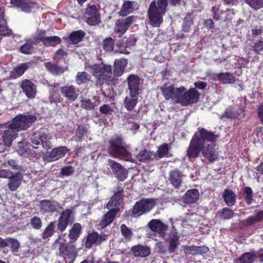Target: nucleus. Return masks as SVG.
Instances as JSON below:
<instances>
[{
    "label": "nucleus",
    "instance_id": "nucleus-50",
    "mask_svg": "<svg viewBox=\"0 0 263 263\" xmlns=\"http://www.w3.org/2000/svg\"><path fill=\"white\" fill-rule=\"evenodd\" d=\"M82 108L87 110H92L98 105V103L92 102L90 99H82L81 101Z\"/></svg>",
    "mask_w": 263,
    "mask_h": 263
},
{
    "label": "nucleus",
    "instance_id": "nucleus-28",
    "mask_svg": "<svg viewBox=\"0 0 263 263\" xmlns=\"http://www.w3.org/2000/svg\"><path fill=\"white\" fill-rule=\"evenodd\" d=\"M179 237L176 230L173 231L168 235L167 241L168 242V251L170 253H174L178 249L179 243Z\"/></svg>",
    "mask_w": 263,
    "mask_h": 263
},
{
    "label": "nucleus",
    "instance_id": "nucleus-17",
    "mask_svg": "<svg viewBox=\"0 0 263 263\" xmlns=\"http://www.w3.org/2000/svg\"><path fill=\"white\" fill-rule=\"evenodd\" d=\"M122 189H119L116 193L114 194L111 199L109 201L107 204V208L111 212L117 213L119 210V206L120 205L122 200Z\"/></svg>",
    "mask_w": 263,
    "mask_h": 263
},
{
    "label": "nucleus",
    "instance_id": "nucleus-32",
    "mask_svg": "<svg viewBox=\"0 0 263 263\" xmlns=\"http://www.w3.org/2000/svg\"><path fill=\"white\" fill-rule=\"evenodd\" d=\"M199 192L196 189L188 190L183 196V199L186 203H195L199 199Z\"/></svg>",
    "mask_w": 263,
    "mask_h": 263
},
{
    "label": "nucleus",
    "instance_id": "nucleus-63",
    "mask_svg": "<svg viewBox=\"0 0 263 263\" xmlns=\"http://www.w3.org/2000/svg\"><path fill=\"white\" fill-rule=\"evenodd\" d=\"M12 172L8 169H4L0 170V178H9L13 174Z\"/></svg>",
    "mask_w": 263,
    "mask_h": 263
},
{
    "label": "nucleus",
    "instance_id": "nucleus-37",
    "mask_svg": "<svg viewBox=\"0 0 263 263\" xmlns=\"http://www.w3.org/2000/svg\"><path fill=\"white\" fill-rule=\"evenodd\" d=\"M257 257L255 252H246L238 258V261L240 263H253Z\"/></svg>",
    "mask_w": 263,
    "mask_h": 263
},
{
    "label": "nucleus",
    "instance_id": "nucleus-7",
    "mask_svg": "<svg viewBox=\"0 0 263 263\" xmlns=\"http://www.w3.org/2000/svg\"><path fill=\"white\" fill-rule=\"evenodd\" d=\"M72 243L60 245L59 255L64 258L65 263H73L77 255L78 251Z\"/></svg>",
    "mask_w": 263,
    "mask_h": 263
},
{
    "label": "nucleus",
    "instance_id": "nucleus-39",
    "mask_svg": "<svg viewBox=\"0 0 263 263\" xmlns=\"http://www.w3.org/2000/svg\"><path fill=\"white\" fill-rule=\"evenodd\" d=\"M117 213L109 211L102 218L99 225L102 228H104L110 224L115 218V215Z\"/></svg>",
    "mask_w": 263,
    "mask_h": 263
},
{
    "label": "nucleus",
    "instance_id": "nucleus-57",
    "mask_svg": "<svg viewBox=\"0 0 263 263\" xmlns=\"http://www.w3.org/2000/svg\"><path fill=\"white\" fill-rule=\"evenodd\" d=\"M243 195L248 204H251L252 200V191L249 187H246L244 189Z\"/></svg>",
    "mask_w": 263,
    "mask_h": 263
},
{
    "label": "nucleus",
    "instance_id": "nucleus-11",
    "mask_svg": "<svg viewBox=\"0 0 263 263\" xmlns=\"http://www.w3.org/2000/svg\"><path fill=\"white\" fill-rule=\"evenodd\" d=\"M183 87L175 88L173 85H164L161 87V90L164 98L166 100L172 99L175 102L178 103L181 90Z\"/></svg>",
    "mask_w": 263,
    "mask_h": 263
},
{
    "label": "nucleus",
    "instance_id": "nucleus-44",
    "mask_svg": "<svg viewBox=\"0 0 263 263\" xmlns=\"http://www.w3.org/2000/svg\"><path fill=\"white\" fill-rule=\"evenodd\" d=\"M168 151V146L167 144H163L160 145L156 153L154 152V159L159 160L165 156Z\"/></svg>",
    "mask_w": 263,
    "mask_h": 263
},
{
    "label": "nucleus",
    "instance_id": "nucleus-3",
    "mask_svg": "<svg viewBox=\"0 0 263 263\" xmlns=\"http://www.w3.org/2000/svg\"><path fill=\"white\" fill-rule=\"evenodd\" d=\"M108 153L115 158L132 161L133 159L129 153V147L123 142L122 137L117 136L112 138L109 141Z\"/></svg>",
    "mask_w": 263,
    "mask_h": 263
},
{
    "label": "nucleus",
    "instance_id": "nucleus-15",
    "mask_svg": "<svg viewBox=\"0 0 263 263\" xmlns=\"http://www.w3.org/2000/svg\"><path fill=\"white\" fill-rule=\"evenodd\" d=\"M108 162L117 178L123 181L127 178V171L120 164L110 159L108 160Z\"/></svg>",
    "mask_w": 263,
    "mask_h": 263
},
{
    "label": "nucleus",
    "instance_id": "nucleus-27",
    "mask_svg": "<svg viewBox=\"0 0 263 263\" xmlns=\"http://www.w3.org/2000/svg\"><path fill=\"white\" fill-rule=\"evenodd\" d=\"M11 4L25 12H29L35 6L31 0H11Z\"/></svg>",
    "mask_w": 263,
    "mask_h": 263
},
{
    "label": "nucleus",
    "instance_id": "nucleus-49",
    "mask_svg": "<svg viewBox=\"0 0 263 263\" xmlns=\"http://www.w3.org/2000/svg\"><path fill=\"white\" fill-rule=\"evenodd\" d=\"M33 42L28 41L20 47V51L22 53L26 54H31L33 50Z\"/></svg>",
    "mask_w": 263,
    "mask_h": 263
},
{
    "label": "nucleus",
    "instance_id": "nucleus-25",
    "mask_svg": "<svg viewBox=\"0 0 263 263\" xmlns=\"http://www.w3.org/2000/svg\"><path fill=\"white\" fill-rule=\"evenodd\" d=\"M133 155L135 156L136 160L140 162H147L155 160L154 152L145 149L139 152L137 148L135 149L133 151Z\"/></svg>",
    "mask_w": 263,
    "mask_h": 263
},
{
    "label": "nucleus",
    "instance_id": "nucleus-23",
    "mask_svg": "<svg viewBox=\"0 0 263 263\" xmlns=\"http://www.w3.org/2000/svg\"><path fill=\"white\" fill-rule=\"evenodd\" d=\"M60 91L64 97L71 101H74L79 95V90L73 85L62 87Z\"/></svg>",
    "mask_w": 263,
    "mask_h": 263
},
{
    "label": "nucleus",
    "instance_id": "nucleus-31",
    "mask_svg": "<svg viewBox=\"0 0 263 263\" xmlns=\"http://www.w3.org/2000/svg\"><path fill=\"white\" fill-rule=\"evenodd\" d=\"M127 64V60L125 59L121 58L115 60L114 62V74L117 77L121 76L123 74Z\"/></svg>",
    "mask_w": 263,
    "mask_h": 263
},
{
    "label": "nucleus",
    "instance_id": "nucleus-13",
    "mask_svg": "<svg viewBox=\"0 0 263 263\" xmlns=\"http://www.w3.org/2000/svg\"><path fill=\"white\" fill-rule=\"evenodd\" d=\"M85 13L88 16L86 20L88 24L95 26L98 25L101 22L100 14L96 5H88Z\"/></svg>",
    "mask_w": 263,
    "mask_h": 263
},
{
    "label": "nucleus",
    "instance_id": "nucleus-43",
    "mask_svg": "<svg viewBox=\"0 0 263 263\" xmlns=\"http://www.w3.org/2000/svg\"><path fill=\"white\" fill-rule=\"evenodd\" d=\"M84 35V32L82 31H74L68 36V41L73 44H76L82 40Z\"/></svg>",
    "mask_w": 263,
    "mask_h": 263
},
{
    "label": "nucleus",
    "instance_id": "nucleus-41",
    "mask_svg": "<svg viewBox=\"0 0 263 263\" xmlns=\"http://www.w3.org/2000/svg\"><path fill=\"white\" fill-rule=\"evenodd\" d=\"M27 68V64H22L13 69L11 72L10 77L13 79H16L22 76Z\"/></svg>",
    "mask_w": 263,
    "mask_h": 263
},
{
    "label": "nucleus",
    "instance_id": "nucleus-42",
    "mask_svg": "<svg viewBox=\"0 0 263 263\" xmlns=\"http://www.w3.org/2000/svg\"><path fill=\"white\" fill-rule=\"evenodd\" d=\"M223 198L228 205H232L235 202V195L230 190L226 189L224 190Z\"/></svg>",
    "mask_w": 263,
    "mask_h": 263
},
{
    "label": "nucleus",
    "instance_id": "nucleus-60",
    "mask_svg": "<svg viewBox=\"0 0 263 263\" xmlns=\"http://www.w3.org/2000/svg\"><path fill=\"white\" fill-rule=\"evenodd\" d=\"M74 172L73 168L70 166L64 167L61 170V173L63 175L70 176Z\"/></svg>",
    "mask_w": 263,
    "mask_h": 263
},
{
    "label": "nucleus",
    "instance_id": "nucleus-30",
    "mask_svg": "<svg viewBox=\"0 0 263 263\" xmlns=\"http://www.w3.org/2000/svg\"><path fill=\"white\" fill-rule=\"evenodd\" d=\"M22 177L20 173H13L9 178L8 186L11 191H16L21 185Z\"/></svg>",
    "mask_w": 263,
    "mask_h": 263
},
{
    "label": "nucleus",
    "instance_id": "nucleus-26",
    "mask_svg": "<svg viewBox=\"0 0 263 263\" xmlns=\"http://www.w3.org/2000/svg\"><path fill=\"white\" fill-rule=\"evenodd\" d=\"M168 179L169 183L176 189H179L183 183L182 175L178 170L171 171Z\"/></svg>",
    "mask_w": 263,
    "mask_h": 263
},
{
    "label": "nucleus",
    "instance_id": "nucleus-40",
    "mask_svg": "<svg viewBox=\"0 0 263 263\" xmlns=\"http://www.w3.org/2000/svg\"><path fill=\"white\" fill-rule=\"evenodd\" d=\"M45 66L50 72L53 74H60L64 72V69L62 67L51 63V62H46L44 63Z\"/></svg>",
    "mask_w": 263,
    "mask_h": 263
},
{
    "label": "nucleus",
    "instance_id": "nucleus-9",
    "mask_svg": "<svg viewBox=\"0 0 263 263\" xmlns=\"http://www.w3.org/2000/svg\"><path fill=\"white\" fill-rule=\"evenodd\" d=\"M153 199H142L137 202L133 209V214L137 217L149 212L154 206Z\"/></svg>",
    "mask_w": 263,
    "mask_h": 263
},
{
    "label": "nucleus",
    "instance_id": "nucleus-38",
    "mask_svg": "<svg viewBox=\"0 0 263 263\" xmlns=\"http://www.w3.org/2000/svg\"><path fill=\"white\" fill-rule=\"evenodd\" d=\"M217 78L223 84H233L236 81L235 77L229 72L220 73L218 74Z\"/></svg>",
    "mask_w": 263,
    "mask_h": 263
},
{
    "label": "nucleus",
    "instance_id": "nucleus-54",
    "mask_svg": "<svg viewBox=\"0 0 263 263\" xmlns=\"http://www.w3.org/2000/svg\"><path fill=\"white\" fill-rule=\"evenodd\" d=\"M219 215L223 219H229L234 216V213L229 209L223 208L221 211L219 212Z\"/></svg>",
    "mask_w": 263,
    "mask_h": 263
},
{
    "label": "nucleus",
    "instance_id": "nucleus-18",
    "mask_svg": "<svg viewBox=\"0 0 263 263\" xmlns=\"http://www.w3.org/2000/svg\"><path fill=\"white\" fill-rule=\"evenodd\" d=\"M136 18L135 16H130L126 18L118 20L115 25V32L122 34L124 33Z\"/></svg>",
    "mask_w": 263,
    "mask_h": 263
},
{
    "label": "nucleus",
    "instance_id": "nucleus-62",
    "mask_svg": "<svg viewBox=\"0 0 263 263\" xmlns=\"http://www.w3.org/2000/svg\"><path fill=\"white\" fill-rule=\"evenodd\" d=\"M257 222H258V221L256 216L249 217L245 221V224L246 226H251Z\"/></svg>",
    "mask_w": 263,
    "mask_h": 263
},
{
    "label": "nucleus",
    "instance_id": "nucleus-34",
    "mask_svg": "<svg viewBox=\"0 0 263 263\" xmlns=\"http://www.w3.org/2000/svg\"><path fill=\"white\" fill-rule=\"evenodd\" d=\"M138 95L129 93L128 96L125 98L124 106L128 111L133 110L138 103Z\"/></svg>",
    "mask_w": 263,
    "mask_h": 263
},
{
    "label": "nucleus",
    "instance_id": "nucleus-35",
    "mask_svg": "<svg viewBox=\"0 0 263 263\" xmlns=\"http://www.w3.org/2000/svg\"><path fill=\"white\" fill-rule=\"evenodd\" d=\"M4 11L0 8V34L9 35L11 30L8 28L6 20L4 18Z\"/></svg>",
    "mask_w": 263,
    "mask_h": 263
},
{
    "label": "nucleus",
    "instance_id": "nucleus-21",
    "mask_svg": "<svg viewBox=\"0 0 263 263\" xmlns=\"http://www.w3.org/2000/svg\"><path fill=\"white\" fill-rule=\"evenodd\" d=\"M148 227L152 231L157 233L160 237L164 236L167 229V226L158 219H153L150 221L148 223Z\"/></svg>",
    "mask_w": 263,
    "mask_h": 263
},
{
    "label": "nucleus",
    "instance_id": "nucleus-16",
    "mask_svg": "<svg viewBox=\"0 0 263 263\" xmlns=\"http://www.w3.org/2000/svg\"><path fill=\"white\" fill-rule=\"evenodd\" d=\"M107 236L104 234H99L94 232L88 234L85 242V247L90 248L93 245H99L106 240Z\"/></svg>",
    "mask_w": 263,
    "mask_h": 263
},
{
    "label": "nucleus",
    "instance_id": "nucleus-4",
    "mask_svg": "<svg viewBox=\"0 0 263 263\" xmlns=\"http://www.w3.org/2000/svg\"><path fill=\"white\" fill-rule=\"evenodd\" d=\"M85 68L92 73L99 83H109L112 76L110 65L101 63L85 66Z\"/></svg>",
    "mask_w": 263,
    "mask_h": 263
},
{
    "label": "nucleus",
    "instance_id": "nucleus-46",
    "mask_svg": "<svg viewBox=\"0 0 263 263\" xmlns=\"http://www.w3.org/2000/svg\"><path fill=\"white\" fill-rule=\"evenodd\" d=\"M90 80L89 75L85 72H78L76 77V81L78 85L86 83Z\"/></svg>",
    "mask_w": 263,
    "mask_h": 263
},
{
    "label": "nucleus",
    "instance_id": "nucleus-55",
    "mask_svg": "<svg viewBox=\"0 0 263 263\" xmlns=\"http://www.w3.org/2000/svg\"><path fill=\"white\" fill-rule=\"evenodd\" d=\"M30 224L33 228L39 230L42 226V222L40 218L37 216L33 217L30 220Z\"/></svg>",
    "mask_w": 263,
    "mask_h": 263
},
{
    "label": "nucleus",
    "instance_id": "nucleus-47",
    "mask_svg": "<svg viewBox=\"0 0 263 263\" xmlns=\"http://www.w3.org/2000/svg\"><path fill=\"white\" fill-rule=\"evenodd\" d=\"M252 9L257 10L263 8V0H244Z\"/></svg>",
    "mask_w": 263,
    "mask_h": 263
},
{
    "label": "nucleus",
    "instance_id": "nucleus-36",
    "mask_svg": "<svg viewBox=\"0 0 263 263\" xmlns=\"http://www.w3.org/2000/svg\"><path fill=\"white\" fill-rule=\"evenodd\" d=\"M81 231V226L79 223H76L73 225L71 229L69 230L68 236L71 242L75 241L79 237Z\"/></svg>",
    "mask_w": 263,
    "mask_h": 263
},
{
    "label": "nucleus",
    "instance_id": "nucleus-64",
    "mask_svg": "<svg viewBox=\"0 0 263 263\" xmlns=\"http://www.w3.org/2000/svg\"><path fill=\"white\" fill-rule=\"evenodd\" d=\"M212 11L213 12V15L214 19L218 20L220 19V14L219 12V7L217 6H214L212 7Z\"/></svg>",
    "mask_w": 263,
    "mask_h": 263
},
{
    "label": "nucleus",
    "instance_id": "nucleus-48",
    "mask_svg": "<svg viewBox=\"0 0 263 263\" xmlns=\"http://www.w3.org/2000/svg\"><path fill=\"white\" fill-rule=\"evenodd\" d=\"M103 48L106 51H111L114 49V41L111 37H107L102 43Z\"/></svg>",
    "mask_w": 263,
    "mask_h": 263
},
{
    "label": "nucleus",
    "instance_id": "nucleus-56",
    "mask_svg": "<svg viewBox=\"0 0 263 263\" xmlns=\"http://www.w3.org/2000/svg\"><path fill=\"white\" fill-rule=\"evenodd\" d=\"M86 133V129L84 127L79 126L76 130L75 140L77 142H81L82 140V137L84 136Z\"/></svg>",
    "mask_w": 263,
    "mask_h": 263
},
{
    "label": "nucleus",
    "instance_id": "nucleus-6",
    "mask_svg": "<svg viewBox=\"0 0 263 263\" xmlns=\"http://www.w3.org/2000/svg\"><path fill=\"white\" fill-rule=\"evenodd\" d=\"M36 120V117L34 115L20 114L16 116L11 123L18 131L24 130L29 128Z\"/></svg>",
    "mask_w": 263,
    "mask_h": 263
},
{
    "label": "nucleus",
    "instance_id": "nucleus-2",
    "mask_svg": "<svg viewBox=\"0 0 263 263\" xmlns=\"http://www.w3.org/2000/svg\"><path fill=\"white\" fill-rule=\"evenodd\" d=\"M172 5L179 4L180 0H169ZM168 0L153 1L147 10L149 23L153 27H159L163 22V16L166 12Z\"/></svg>",
    "mask_w": 263,
    "mask_h": 263
},
{
    "label": "nucleus",
    "instance_id": "nucleus-33",
    "mask_svg": "<svg viewBox=\"0 0 263 263\" xmlns=\"http://www.w3.org/2000/svg\"><path fill=\"white\" fill-rule=\"evenodd\" d=\"M132 251L136 257H144L151 254L150 248L147 246L138 245L132 248Z\"/></svg>",
    "mask_w": 263,
    "mask_h": 263
},
{
    "label": "nucleus",
    "instance_id": "nucleus-12",
    "mask_svg": "<svg viewBox=\"0 0 263 263\" xmlns=\"http://www.w3.org/2000/svg\"><path fill=\"white\" fill-rule=\"evenodd\" d=\"M6 129L4 130L3 140L5 145L10 147L12 141L17 137L18 130L10 122L6 125Z\"/></svg>",
    "mask_w": 263,
    "mask_h": 263
},
{
    "label": "nucleus",
    "instance_id": "nucleus-24",
    "mask_svg": "<svg viewBox=\"0 0 263 263\" xmlns=\"http://www.w3.org/2000/svg\"><path fill=\"white\" fill-rule=\"evenodd\" d=\"M21 87L28 98H33L36 92V86L29 80H24L22 82Z\"/></svg>",
    "mask_w": 263,
    "mask_h": 263
},
{
    "label": "nucleus",
    "instance_id": "nucleus-22",
    "mask_svg": "<svg viewBox=\"0 0 263 263\" xmlns=\"http://www.w3.org/2000/svg\"><path fill=\"white\" fill-rule=\"evenodd\" d=\"M44 33L45 31H40L37 33V39L46 46H55L61 41L60 38L57 36H45Z\"/></svg>",
    "mask_w": 263,
    "mask_h": 263
},
{
    "label": "nucleus",
    "instance_id": "nucleus-53",
    "mask_svg": "<svg viewBox=\"0 0 263 263\" xmlns=\"http://www.w3.org/2000/svg\"><path fill=\"white\" fill-rule=\"evenodd\" d=\"M120 229L122 235L124 238L128 240H130L133 235L131 230L124 224L121 226Z\"/></svg>",
    "mask_w": 263,
    "mask_h": 263
},
{
    "label": "nucleus",
    "instance_id": "nucleus-58",
    "mask_svg": "<svg viewBox=\"0 0 263 263\" xmlns=\"http://www.w3.org/2000/svg\"><path fill=\"white\" fill-rule=\"evenodd\" d=\"M99 110L102 114L108 115H111L114 111V109L108 104L100 106Z\"/></svg>",
    "mask_w": 263,
    "mask_h": 263
},
{
    "label": "nucleus",
    "instance_id": "nucleus-8",
    "mask_svg": "<svg viewBox=\"0 0 263 263\" xmlns=\"http://www.w3.org/2000/svg\"><path fill=\"white\" fill-rule=\"evenodd\" d=\"M181 92L178 103H181L182 105L187 106L194 103L199 99V93L195 88H191L186 91V89L183 87Z\"/></svg>",
    "mask_w": 263,
    "mask_h": 263
},
{
    "label": "nucleus",
    "instance_id": "nucleus-10",
    "mask_svg": "<svg viewBox=\"0 0 263 263\" xmlns=\"http://www.w3.org/2000/svg\"><path fill=\"white\" fill-rule=\"evenodd\" d=\"M74 221V213L72 210L67 209L64 211L58 219V229L63 232L68 224L72 223Z\"/></svg>",
    "mask_w": 263,
    "mask_h": 263
},
{
    "label": "nucleus",
    "instance_id": "nucleus-51",
    "mask_svg": "<svg viewBox=\"0 0 263 263\" xmlns=\"http://www.w3.org/2000/svg\"><path fill=\"white\" fill-rule=\"evenodd\" d=\"M6 241L8 246L11 245L10 248L13 252H18L20 245L16 239L12 238H7Z\"/></svg>",
    "mask_w": 263,
    "mask_h": 263
},
{
    "label": "nucleus",
    "instance_id": "nucleus-52",
    "mask_svg": "<svg viewBox=\"0 0 263 263\" xmlns=\"http://www.w3.org/2000/svg\"><path fill=\"white\" fill-rule=\"evenodd\" d=\"M136 41L137 39L134 35L130 36L128 39L124 37L122 40V43L120 44V46L125 48L128 47L135 45Z\"/></svg>",
    "mask_w": 263,
    "mask_h": 263
},
{
    "label": "nucleus",
    "instance_id": "nucleus-14",
    "mask_svg": "<svg viewBox=\"0 0 263 263\" xmlns=\"http://www.w3.org/2000/svg\"><path fill=\"white\" fill-rule=\"evenodd\" d=\"M39 208L43 213H53L58 212L61 209L60 204L55 200H43L40 202Z\"/></svg>",
    "mask_w": 263,
    "mask_h": 263
},
{
    "label": "nucleus",
    "instance_id": "nucleus-45",
    "mask_svg": "<svg viewBox=\"0 0 263 263\" xmlns=\"http://www.w3.org/2000/svg\"><path fill=\"white\" fill-rule=\"evenodd\" d=\"M55 229L54 222H50L45 229L42 233V237L44 239L50 237L54 233Z\"/></svg>",
    "mask_w": 263,
    "mask_h": 263
},
{
    "label": "nucleus",
    "instance_id": "nucleus-19",
    "mask_svg": "<svg viewBox=\"0 0 263 263\" xmlns=\"http://www.w3.org/2000/svg\"><path fill=\"white\" fill-rule=\"evenodd\" d=\"M68 151V149L66 146H60L53 148L50 152L46 154V159L49 161L57 160L63 157Z\"/></svg>",
    "mask_w": 263,
    "mask_h": 263
},
{
    "label": "nucleus",
    "instance_id": "nucleus-61",
    "mask_svg": "<svg viewBox=\"0 0 263 263\" xmlns=\"http://www.w3.org/2000/svg\"><path fill=\"white\" fill-rule=\"evenodd\" d=\"M254 50L258 53L263 54V41H259L255 43L253 46Z\"/></svg>",
    "mask_w": 263,
    "mask_h": 263
},
{
    "label": "nucleus",
    "instance_id": "nucleus-59",
    "mask_svg": "<svg viewBox=\"0 0 263 263\" xmlns=\"http://www.w3.org/2000/svg\"><path fill=\"white\" fill-rule=\"evenodd\" d=\"M197 246H185L184 248V252L187 255H196Z\"/></svg>",
    "mask_w": 263,
    "mask_h": 263
},
{
    "label": "nucleus",
    "instance_id": "nucleus-1",
    "mask_svg": "<svg viewBox=\"0 0 263 263\" xmlns=\"http://www.w3.org/2000/svg\"><path fill=\"white\" fill-rule=\"evenodd\" d=\"M216 136L204 128L199 129L193 136L187 150V155L190 160L198 157L200 152L213 162L217 158V153L215 149Z\"/></svg>",
    "mask_w": 263,
    "mask_h": 263
},
{
    "label": "nucleus",
    "instance_id": "nucleus-5",
    "mask_svg": "<svg viewBox=\"0 0 263 263\" xmlns=\"http://www.w3.org/2000/svg\"><path fill=\"white\" fill-rule=\"evenodd\" d=\"M51 136L48 134L46 129H42L35 132L31 137V141L32 146L34 148H37V145H40L42 142L43 148L48 149L52 147L51 143L50 141Z\"/></svg>",
    "mask_w": 263,
    "mask_h": 263
},
{
    "label": "nucleus",
    "instance_id": "nucleus-29",
    "mask_svg": "<svg viewBox=\"0 0 263 263\" xmlns=\"http://www.w3.org/2000/svg\"><path fill=\"white\" fill-rule=\"evenodd\" d=\"M138 7V6L136 2L125 1L122 5L120 10L118 12V14L121 16H125L137 10Z\"/></svg>",
    "mask_w": 263,
    "mask_h": 263
},
{
    "label": "nucleus",
    "instance_id": "nucleus-20",
    "mask_svg": "<svg viewBox=\"0 0 263 263\" xmlns=\"http://www.w3.org/2000/svg\"><path fill=\"white\" fill-rule=\"evenodd\" d=\"M129 93L139 95L141 87L140 78L136 75L130 74L127 78Z\"/></svg>",
    "mask_w": 263,
    "mask_h": 263
}]
</instances>
